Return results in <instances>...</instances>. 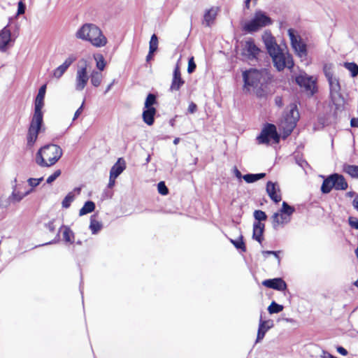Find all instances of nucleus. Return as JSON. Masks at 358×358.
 Returning a JSON list of instances; mask_svg holds the SVG:
<instances>
[{
    "mask_svg": "<svg viewBox=\"0 0 358 358\" xmlns=\"http://www.w3.org/2000/svg\"><path fill=\"white\" fill-rule=\"evenodd\" d=\"M185 81L181 77L179 66L177 64L173 73V79L171 85V91H178L184 85Z\"/></svg>",
    "mask_w": 358,
    "mask_h": 358,
    "instance_id": "obj_18",
    "label": "nucleus"
},
{
    "mask_svg": "<svg viewBox=\"0 0 358 358\" xmlns=\"http://www.w3.org/2000/svg\"><path fill=\"white\" fill-rule=\"evenodd\" d=\"M157 189L162 195H166L169 193L168 188L166 187L164 182H159L157 185Z\"/></svg>",
    "mask_w": 358,
    "mask_h": 358,
    "instance_id": "obj_43",
    "label": "nucleus"
},
{
    "mask_svg": "<svg viewBox=\"0 0 358 358\" xmlns=\"http://www.w3.org/2000/svg\"><path fill=\"white\" fill-rule=\"evenodd\" d=\"M29 193L30 191H27L24 193H21L19 191H17L16 186H15L11 195L9 196V199H10V200H12L13 201L19 202Z\"/></svg>",
    "mask_w": 358,
    "mask_h": 358,
    "instance_id": "obj_32",
    "label": "nucleus"
},
{
    "mask_svg": "<svg viewBox=\"0 0 358 358\" xmlns=\"http://www.w3.org/2000/svg\"><path fill=\"white\" fill-rule=\"evenodd\" d=\"M25 11V5L22 1L18 3L17 15L24 14Z\"/></svg>",
    "mask_w": 358,
    "mask_h": 358,
    "instance_id": "obj_51",
    "label": "nucleus"
},
{
    "mask_svg": "<svg viewBox=\"0 0 358 358\" xmlns=\"http://www.w3.org/2000/svg\"><path fill=\"white\" fill-rule=\"evenodd\" d=\"M322 358H335L333 355H331L330 353L322 351V354L321 355Z\"/></svg>",
    "mask_w": 358,
    "mask_h": 358,
    "instance_id": "obj_57",
    "label": "nucleus"
},
{
    "mask_svg": "<svg viewBox=\"0 0 358 358\" xmlns=\"http://www.w3.org/2000/svg\"><path fill=\"white\" fill-rule=\"evenodd\" d=\"M266 192L271 199L275 203H278L281 201L280 191L276 183L271 181L268 182L266 185Z\"/></svg>",
    "mask_w": 358,
    "mask_h": 358,
    "instance_id": "obj_17",
    "label": "nucleus"
},
{
    "mask_svg": "<svg viewBox=\"0 0 358 358\" xmlns=\"http://www.w3.org/2000/svg\"><path fill=\"white\" fill-rule=\"evenodd\" d=\"M63 238L65 242L73 243L74 241V234L69 227L62 226Z\"/></svg>",
    "mask_w": 358,
    "mask_h": 358,
    "instance_id": "obj_31",
    "label": "nucleus"
},
{
    "mask_svg": "<svg viewBox=\"0 0 358 358\" xmlns=\"http://www.w3.org/2000/svg\"><path fill=\"white\" fill-rule=\"evenodd\" d=\"M272 23L271 17L262 10H259L255 11L252 19L244 24L243 29L249 33H252L262 27L271 25Z\"/></svg>",
    "mask_w": 358,
    "mask_h": 358,
    "instance_id": "obj_6",
    "label": "nucleus"
},
{
    "mask_svg": "<svg viewBox=\"0 0 358 358\" xmlns=\"http://www.w3.org/2000/svg\"><path fill=\"white\" fill-rule=\"evenodd\" d=\"M264 230V224L255 222L253 224V238L257 241L259 243L262 241V235Z\"/></svg>",
    "mask_w": 358,
    "mask_h": 358,
    "instance_id": "obj_26",
    "label": "nucleus"
},
{
    "mask_svg": "<svg viewBox=\"0 0 358 358\" xmlns=\"http://www.w3.org/2000/svg\"><path fill=\"white\" fill-rule=\"evenodd\" d=\"M230 241L237 249H241L243 252L245 251L246 248L245 246V243L242 240V237H241V238L239 240H236V241L230 239Z\"/></svg>",
    "mask_w": 358,
    "mask_h": 358,
    "instance_id": "obj_42",
    "label": "nucleus"
},
{
    "mask_svg": "<svg viewBox=\"0 0 358 358\" xmlns=\"http://www.w3.org/2000/svg\"><path fill=\"white\" fill-rule=\"evenodd\" d=\"M61 175V171L59 169L55 171L52 175H50L46 180L48 184H51Z\"/></svg>",
    "mask_w": 358,
    "mask_h": 358,
    "instance_id": "obj_44",
    "label": "nucleus"
},
{
    "mask_svg": "<svg viewBox=\"0 0 358 358\" xmlns=\"http://www.w3.org/2000/svg\"><path fill=\"white\" fill-rule=\"evenodd\" d=\"M336 350H337V352L342 355L345 356L348 355V351L344 348H343L341 346L337 347Z\"/></svg>",
    "mask_w": 358,
    "mask_h": 358,
    "instance_id": "obj_53",
    "label": "nucleus"
},
{
    "mask_svg": "<svg viewBox=\"0 0 358 358\" xmlns=\"http://www.w3.org/2000/svg\"><path fill=\"white\" fill-rule=\"evenodd\" d=\"M43 177L39 178H29L28 180V183L32 187H35L38 186L40 184V182L41 181H43Z\"/></svg>",
    "mask_w": 358,
    "mask_h": 358,
    "instance_id": "obj_45",
    "label": "nucleus"
},
{
    "mask_svg": "<svg viewBox=\"0 0 358 358\" xmlns=\"http://www.w3.org/2000/svg\"><path fill=\"white\" fill-rule=\"evenodd\" d=\"M262 285L266 287L272 288L278 291H283L287 288L285 282L280 278L265 280L263 281Z\"/></svg>",
    "mask_w": 358,
    "mask_h": 358,
    "instance_id": "obj_19",
    "label": "nucleus"
},
{
    "mask_svg": "<svg viewBox=\"0 0 358 358\" xmlns=\"http://www.w3.org/2000/svg\"><path fill=\"white\" fill-rule=\"evenodd\" d=\"M94 59L96 61V68L99 71L101 72L106 66V62L103 55H99L97 57H94Z\"/></svg>",
    "mask_w": 358,
    "mask_h": 358,
    "instance_id": "obj_39",
    "label": "nucleus"
},
{
    "mask_svg": "<svg viewBox=\"0 0 358 358\" xmlns=\"http://www.w3.org/2000/svg\"><path fill=\"white\" fill-rule=\"evenodd\" d=\"M196 109V105L194 103H191L189 105V107H188V110L189 112H190L191 113H193L195 112Z\"/></svg>",
    "mask_w": 358,
    "mask_h": 358,
    "instance_id": "obj_55",
    "label": "nucleus"
},
{
    "mask_svg": "<svg viewBox=\"0 0 358 358\" xmlns=\"http://www.w3.org/2000/svg\"><path fill=\"white\" fill-rule=\"evenodd\" d=\"M90 79L87 65L78 66L76 73L75 90L78 92L83 91L86 87Z\"/></svg>",
    "mask_w": 358,
    "mask_h": 358,
    "instance_id": "obj_12",
    "label": "nucleus"
},
{
    "mask_svg": "<svg viewBox=\"0 0 358 358\" xmlns=\"http://www.w3.org/2000/svg\"><path fill=\"white\" fill-rule=\"evenodd\" d=\"M103 78V76L102 73L97 70H93L90 76V82L95 87H97L101 85Z\"/></svg>",
    "mask_w": 358,
    "mask_h": 358,
    "instance_id": "obj_29",
    "label": "nucleus"
},
{
    "mask_svg": "<svg viewBox=\"0 0 358 358\" xmlns=\"http://www.w3.org/2000/svg\"><path fill=\"white\" fill-rule=\"evenodd\" d=\"M244 88L250 91L252 88L258 96H263L268 92V83L271 76L266 69L257 70L251 69L243 73Z\"/></svg>",
    "mask_w": 358,
    "mask_h": 358,
    "instance_id": "obj_2",
    "label": "nucleus"
},
{
    "mask_svg": "<svg viewBox=\"0 0 358 358\" xmlns=\"http://www.w3.org/2000/svg\"><path fill=\"white\" fill-rule=\"evenodd\" d=\"M62 149L57 145L48 144L41 148L36 155V163L41 167L56 164L62 155Z\"/></svg>",
    "mask_w": 358,
    "mask_h": 358,
    "instance_id": "obj_4",
    "label": "nucleus"
},
{
    "mask_svg": "<svg viewBox=\"0 0 358 358\" xmlns=\"http://www.w3.org/2000/svg\"><path fill=\"white\" fill-rule=\"evenodd\" d=\"M156 113L155 108H145L143 112V120L148 125H152L154 123V116Z\"/></svg>",
    "mask_w": 358,
    "mask_h": 358,
    "instance_id": "obj_27",
    "label": "nucleus"
},
{
    "mask_svg": "<svg viewBox=\"0 0 358 358\" xmlns=\"http://www.w3.org/2000/svg\"><path fill=\"white\" fill-rule=\"evenodd\" d=\"M102 228V224L96 220L94 218V216H92L90 218V229L93 234H97Z\"/></svg>",
    "mask_w": 358,
    "mask_h": 358,
    "instance_id": "obj_35",
    "label": "nucleus"
},
{
    "mask_svg": "<svg viewBox=\"0 0 358 358\" xmlns=\"http://www.w3.org/2000/svg\"><path fill=\"white\" fill-rule=\"evenodd\" d=\"M344 66L350 72L352 77L358 76V65L354 62H345Z\"/></svg>",
    "mask_w": 358,
    "mask_h": 358,
    "instance_id": "obj_36",
    "label": "nucleus"
},
{
    "mask_svg": "<svg viewBox=\"0 0 358 358\" xmlns=\"http://www.w3.org/2000/svg\"><path fill=\"white\" fill-rule=\"evenodd\" d=\"M218 10V7H212L207 10L203 15V24H206L207 27H210L215 20Z\"/></svg>",
    "mask_w": 358,
    "mask_h": 358,
    "instance_id": "obj_21",
    "label": "nucleus"
},
{
    "mask_svg": "<svg viewBox=\"0 0 358 358\" xmlns=\"http://www.w3.org/2000/svg\"><path fill=\"white\" fill-rule=\"evenodd\" d=\"M10 199L8 198H1L0 199V207L1 208H7L10 204Z\"/></svg>",
    "mask_w": 358,
    "mask_h": 358,
    "instance_id": "obj_50",
    "label": "nucleus"
},
{
    "mask_svg": "<svg viewBox=\"0 0 358 358\" xmlns=\"http://www.w3.org/2000/svg\"><path fill=\"white\" fill-rule=\"evenodd\" d=\"M333 182L335 184L334 188L336 190H345L348 188V182L345 178L338 173L333 174Z\"/></svg>",
    "mask_w": 358,
    "mask_h": 358,
    "instance_id": "obj_24",
    "label": "nucleus"
},
{
    "mask_svg": "<svg viewBox=\"0 0 358 358\" xmlns=\"http://www.w3.org/2000/svg\"><path fill=\"white\" fill-rule=\"evenodd\" d=\"M350 125L352 127H358V118H352L350 120Z\"/></svg>",
    "mask_w": 358,
    "mask_h": 358,
    "instance_id": "obj_56",
    "label": "nucleus"
},
{
    "mask_svg": "<svg viewBox=\"0 0 358 358\" xmlns=\"http://www.w3.org/2000/svg\"><path fill=\"white\" fill-rule=\"evenodd\" d=\"M196 69V64L194 61V57H191L188 61L187 72L192 73Z\"/></svg>",
    "mask_w": 358,
    "mask_h": 358,
    "instance_id": "obj_46",
    "label": "nucleus"
},
{
    "mask_svg": "<svg viewBox=\"0 0 358 358\" xmlns=\"http://www.w3.org/2000/svg\"><path fill=\"white\" fill-rule=\"evenodd\" d=\"M46 92V85H43L38 90L34 103V113L31 117L27 134V146L31 148L37 141L40 131L43 130V113L42 108L44 106V98Z\"/></svg>",
    "mask_w": 358,
    "mask_h": 358,
    "instance_id": "obj_1",
    "label": "nucleus"
},
{
    "mask_svg": "<svg viewBox=\"0 0 358 358\" xmlns=\"http://www.w3.org/2000/svg\"><path fill=\"white\" fill-rule=\"evenodd\" d=\"M244 52L250 57H255L259 52V49L252 40L247 41L243 47Z\"/></svg>",
    "mask_w": 358,
    "mask_h": 358,
    "instance_id": "obj_22",
    "label": "nucleus"
},
{
    "mask_svg": "<svg viewBox=\"0 0 358 358\" xmlns=\"http://www.w3.org/2000/svg\"><path fill=\"white\" fill-rule=\"evenodd\" d=\"M333 174H331L324 180L321 186V191L323 194H328L333 188H334V185L335 184L333 182Z\"/></svg>",
    "mask_w": 358,
    "mask_h": 358,
    "instance_id": "obj_28",
    "label": "nucleus"
},
{
    "mask_svg": "<svg viewBox=\"0 0 358 358\" xmlns=\"http://www.w3.org/2000/svg\"><path fill=\"white\" fill-rule=\"evenodd\" d=\"M158 47V38L155 34H153L151 36L150 41V55H152L157 49Z\"/></svg>",
    "mask_w": 358,
    "mask_h": 358,
    "instance_id": "obj_38",
    "label": "nucleus"
},
{
    "mask_svg": "<svg viewBox=\"0 0 358 358\" xmlns=\"http://www.w3.org/2000/svg\"><path fill=\"white\" fill-rule=\"evenodd\" d=\"M324 73H325V76L328 80V82L330 81L331 79L335 80L337 78L335 76H334L333 73L331 72V71L329 69H327V66L324 67Z\"/></svg>",
    "mask_w": 358,
    "mask_h": 358,
    "instance_id": "obj_48",
    "label": "nucleus"
},
{
    "mask_svg": "<svg viewBox=\"0 0 358 358\" xmlns=\"http://www.w3.org/2000/svg\"><path fill=\"white\" fill-rule=\"evenodd\" d=\"M10 41L11 33L6 26L0 31V51H6Z\"/></svg>",
    "mask_w": 358,
    "mask_h": 358,
    "instance_id": "obj_20",
    "label": "nucleus"
},
{
    "mask_svg": "<svg viewBox=\"0 0 358 358\" xmlns=\"http://www.w3.org/2000/svg\"><path fill=\"white\" fill-rule=\"evenodd\" d=\"M251 0H245V6L247 9L250 8V3Z\"/></svg>",
    "mask_w": 358,
    "mask_h": 358,
    "instance_id": "obj_62",
    "label": "nucleus"
},
{
    "mask_svg": "<svg viewBox=\"0 0 358 358\" xmlns=\"http://www.w3.org/2000/svg\"><path fill=\"white\" fill-rule=\"evenodd\" d=\"M116 178H117L116 177H113V176L110 175L108 187L111 188L115 185Z\"/></svg>",
    "mask_w": 358,
    "mask_h": 358,
    "instance_id": "obj_54",
    "label": "nucleus"
},
{
    "mask_svg": "<svg viewBox=\"0 0 358 358\" xmlns=\"http://www.w3.org/2000/svg\"><path fill=\"white\" fill-rule=\"evenodd\" d=\"M125 162L122 158H119L117 162L112 166L110 175L117 178L125 169Z\"/></svg>",
    "mask_w": 358,
    "mask_h": 358,
    "instance_id": "obj_23",
    "label": "nucleus"
},
{
    "mask_svg": "<svg viewBox=\"0 0 358 358\" xmlns=\"http://www.w3.org/2000/svg\"><path fill=\"white\" fill-rule=\"evenodd\" d=\"M59 231L57 233L56 237H55V238L53 241H50L49 243H45V245L57 243L59 241Z\"/></svg>",
    "mask_w": 358,
    "mask_h": 358,
    "instance_id": "obj_59",
    "label": "nucleus"
},
{
    "mask_svg": "<svg viewBox=\"0 0 358 358\" xmlns=\"http://www.w3.org/2000/svg\"><path fill=\"white\" fill-rule=\"evenodd\" d=\"M275 102L277 104H278L280 106L281 103V99L279 97H276Z\"/></svg>",
    "mask_w": 358,
    "mask_h": 358,
    "instance_id": "obj_64",
    "label": "nucleus"
},
{
    "mask_svg": "<svg viewBox=\"0 0 358 358\" xmlns=\"http://www.w3.org/2000/svg\"><path fill=\"white\" fill-rule=\"evenodd\" d=\"M274 143H278L280 141L276 127L274 124H268L262 130L259 136H257V141L259 144H268L271 141Z\"/></svg>",
    "mask_w": 358,
    "mask_h": 358,
    "instance_id": "obj_9",
    "label": "nucleus"
},
{
    "mask_svg": "<svg viewBox=\"0 0 358 358\" xmlns=\"http://www.w3.org/2000/svg\"><path fill=\"white\" fill-rule=\"evenodd\" d=\"M296 83L301 87H303L310 95L315 92V82L312 77L306 74H300L296 78Z\"/></svg>",
    "mask_w": 358,
    "mask_h": 358,
    "instance_id": "obj_13",
    "label": "nucleus"
},
{
    "mask_svg": "<svg viewBox=\"0 0 358 358\" xmlns=\"http://www.w3.org/2000/svg\"><path fill=\"white\" fill-rule=\"evenodd\" d=\"M278 252H279L273 251V255L277 258L278 263H280V257L278 256Z\"/></svg>",
    "mask_w": 358,
    "mask_h": 358,
    "instance_id": "obj_61",
    "label": "nucleus"
},
{
    "mask_svg": "<svg viewBox=\"0 0 358 358\" xmlns=\"http://www.w3.org/2000/svg\"><path fill=\"white\" fill-rule=\"evenodd\" d=\"M266 176L265 173H257V174H252V173H248L245 174L243 176V178L244 180L248 183H252L258 180H260L263 178H264Z\"/></svg>",
    "mask_w": 358,
    "mask_h": 358,
    "instance_id": "obj_33",
    "label": "nucleus"
},
{
    "mask_svg": "<svg viewBox=\"0 0 358 358\" xmlns=\"http://www.w3.org/2000/svg\"><path fill=\"white\" fill-rule=\"evenodd\" d=\"M348 222H349V224L350 225V227H352V228H355L356 229H358V220H357V218L353 217H350L349 220H348Z\"/></svg>",
    "mask_w": 358,
    "mask_h": 358,
    "instance_id": "obj_47",
    "label": "nucleus"
},
{
    "mask_svg": "<svg viewBox=\"0 0 358 358\" xmlns=\"http://www.w3.org/2000/svg\"><path fill=\"white\" fill-rule=\"evenodd\" d=\"M292 48L296 54L301 58L305 57L307 55L306 44L302 41L299 35L295 34L293 29H289L287 31Z\"/></svg>",
    "mask_w": 358,
    "mask_h": 358,
    "instance_id": "obj_11",
    "label": "nucleus"
},
{
    "mask_svg": "<svg viewBox=\"0 0 358 358\" xmlns=\"http://www.w3.org/2000/svg\"><path fill=\"white\" fill-rule=\"evenodd\" d=\"M75 36L78 39L90 42L96 48H101L107 44V38L100 28L94 24L85 23L76 32Z\"/></svg>",
    "mask_w": 358,
    "mask_h": 358,
    "instance_id": "obj_3",
    "label": "nucleus"
},
{
    "mask_svg": "<svg viewBox=\"0 0 358 358\" xmlns=\"http://www.w3.org/2000/svg\"><path fill=\"white\" fill-rule=\"evenodd\" d=\"M283 310V306L280 305L275 301H272L270 306L268 307V311L270 314L278 313Z\"/></svg>",
    "mask_w": 358,
    "mask_h": 358,
    "instance_id": "obj_37",
    "label": "nucleus"
},
{
    "mask_svg": "<svg viewBox=\"0 0 358 358\" xmlns=\"http://www.w3.org/2000/svg\"><path fill=\"white\" fill-rule=\"evenodd\" d=\"M95 209V203L92 201H87L79 210V215L83 216L93 212Z\"/></svg>",
    "mask_w": 358,
    "mask_h": 358,
    "instance_id": "obj_30",
    "label": "nucleus"
},
{
    "mask_svg": "<svg viewBox=\"0 0 358 358\" xmlns=\"http://www.w3.org/2000/svg\"><path fill=\"white\" fill-rule=\"evenodd\" d=\"M273 327V322L271 320H263L262 315L260 316L259 328L256 343L260 342L264 337L266 331Z\"/></svg>",
    "mask_w": 358,
    "mask_h": 358,
    "instance_id": "obj_16",
    "label": "nucleus"
},
{
    "mask_svg": "<svg viewBox=\"0 0 358 358\" xmlns=\"http://www.w3.org/2000/svg\"><path fill=\"white\" fill-rule=\"evenodd\" d=\"M352 205L355 209L358 210V196H357L352 202Z\"/></svg>",
    "mask_w": 358,
    "mask_h": 358,
    "instance_id": "obj_60",
    "label": "nucleus"
},
{
    "mask_svg": "<svg viewBox=\"0 0 358 358\" xmlns=\"http://www.w3.org/2000/svg\"><path fill=\"white\" fill-rule=\"evenodd\" d=\"M115 80H113L112 81V83H110V84L107 86V87H106V90H105V92H104V94L108 93V92L110 90L111 87H113V85L115 84Z\"/></svg>",
    "mask_w": 358,
    "mask_h": 358,
    "instance_id": "obj_58",
    "label": "nucleus"
},
{
    "mask_svg": "<svg viewBox=\"0 0 358 358\" xmlns=\"http://www.w3.org/2000/svg\"><path fill=\"white\" fill-rule=\"evenodd\" d=\"M262 40L266 45L268 52L274 54L275 51H278L280 48L277 44L275 38L270 31H266L262 35Z\"/></svg>",
    "mask_w": 358,
    "mask_h": 358,
    "instance_id": "obj_15",
    "label": "nucleus"
},
{
    "mask_svg": "<svg viewBox=\"0 0 358 358\" xmlns=\"http://www.w3.org/2000/svg\"><path fill=\"white\" fill-rule=\"evenodd\" d=\"M273 251H264L263 255L266 256V255H273Z\"/></svg>",
    "mask_w": 358,
    "mask_h": 358,
    "instance_id": "obj_63",
    "label": "nucleus"
},
{
    "mask_svg": "<svg viewBox=\"0 0 358 358\" xmlns=\"http://www.w3.org/2000/svg\"><path fill=\"white\" fill-rule=\"evenodd\" d=\"M343 171L352 178H358V166L344 164Z\"/></svg>",
    "mask_w": 358,
    "mask_h": 358,
    "instance_id": "obj_34",
    "label": "nucleus"
},
{
    "mask_svg": "<svg viewBox=\"0 0 358 358\" xmlns=\"http://www.w3.org/2000/svg\"><path fill=\"white\" fill-rule=\"evenodd\" d=\"M155 102L156 96L153 94H149L145 102V108H153L152 105H154Z\"/></svg>",
    "mask_w": 358,
    "mask_h": 358,
    "instance_id": "obj_40",
    "label": "nucleus"
},
{
    "mask_svg": "<svg viewBox=\"0 0 358 358\" xmlns=\"http://www.w3.org/2000/svg\"><path fill=\"white\" fill-rule=\"evenodd\" d=\"M45 226L47 228V229H48V231L50 232H54L55 230V225L54 220H52L50 221L49 222H48L47 224H45Z\"/></svg>",
    "mask_w": 358,
    "mask_h": 358,
    "instance_id": "obj_49",
    "label": "nucleus"
},
{
    "mask_svg": "<svg viewBox=\"0 0 358 358\" xmlns=\"http://www.w3.org/2000/svg\"><path fill=\"white\" fill-rule=\"evenodd\" d=\"M77 57L74 55H70L66 58L64 62L56 68L52 72V77L59 79L65 73L70 66L76 60Z\"/></svg>",
    "mask_w": 358,
    "mask_h": 358,
    "instance_id": "obj_14",
    "label": "nucleus"
},
{
    "mask_svg": "<svg viewBox=\"0 0 358 358\" xmlns=\"http://www.w3.org/2000/svg\"><path fill=\"white\" fill-rule=\"evenodd\" d=\"M294 212V207L283 201L280 211L275 213L271 217L273 228L277 229L279 225H285L289 223Z\"/></svg>",
    "mask_w": 358,
    "mask_h": 358,
    "instance_id": "obj_7",
    "label": "nucleus"
},
{
    "mask_svg": "<svg viewBox=\"0 0 358 358\" xmlns=\"http://www.w3.org/2000/svg\"><path fill=\"white\" fill-rule=\"evenodd\" d=\"M254 217L257 222H261V221L266 220L267 218L266 213L260 210H257L254 212Z\"/></svg>",
    "mask_w": 358,
    "mask_h": 358,
    "instance_id": "obj_41",
    "label": "nucleus"
},
{
    "mask_svg": "<svg viewBox=\"0 0 358 358\" xmlns=\"http://www.w3.org/2000/svg\"><path fill=\"white\" fill-rule=\"evenodd\" d=\"M330 99L332 106H334V115L336 116L338 113L344 109L345 99L341 94V86L338 79L329 81Z\"/></svg>",
    "mask_w": 358,
    "mask_h": 358,
    "instance_id": "obj_5",
    "label": "nucleus"
},
{
    "mask_svg": "<svg viewBox=\"0 0 358 358\" xmlns=\"http://www.w3.org/2000/svg\"><path fill=\"white\" fill-rule=\"evenodd\" d=\"M84 103H82V105L80 106V108L76 111L73 120H76L78 116L82 113L83 112V108Z\"/></svg>",
    "mask_w": 358,
    "mask_h": 358,
    "instance_id": "obj_52",
    "label": "nucleus"
},
{
    "mask_svg": "<svg viewBox=\"0 0 358 358\" xmlns=\"http://www.w3.org/2000/svg\"><path fill=\"white\" fill-rule=\"evenodd\" d=\"M81 191L80 187H76L73 192H70L68 194L64 197L62 202V206L64 208H68L70 207L71 203L74 201L76 197V194L77 195L80 194Z\"/></svg>",
    "mask_w": 358,
    "mask_h": 358,
    "instance_id": "obj_25",
    "label": "nucleus"
},
{
    "mask_svg": "<svg viewBox=\"0 0 358 358\" xmlns=\"http://www.w3.org/2000/svg\"><path fill=\"white\" fill-rule=\"evenodd\" d=\"M299 118V113L296 106L291 108L289 113L286 115L285 122L282 124V127L285 130L284 138L288 136L296 127V122Z\"/></svg>",
    "mask_w": 358,
    "mask_h": 358,
    "instance_id": "obj_10",
    "label": "nucleus"
},
{
    "mask_svg": "<svg viewBox=\"0 0 358 358\" xmlns=\"http://www.w3.org/2000/svg\"><path fill=\"white\" fill-rule=\"evenodd\" d=\"M274 66L278 71H280L285 68L292 69L294 66V62L289 54L284 53L281 49L275 51L274 54H270Z\"/></svg>",
    "mask_w": 358,
    "mask_h": 358,
    "instance_id": "obj_8",
    "label": "nucleus"
}]
</instances>
